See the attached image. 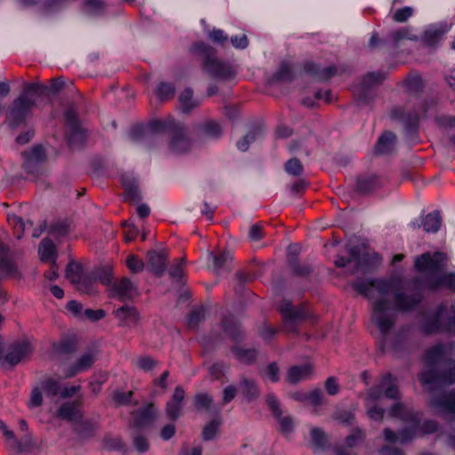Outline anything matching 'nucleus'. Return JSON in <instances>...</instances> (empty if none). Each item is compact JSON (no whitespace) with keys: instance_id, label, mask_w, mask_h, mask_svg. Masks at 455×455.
Returning <instances> with one entry per match:
<instances>
[{"instance_id":"8","label":"nucleus","mask_w":455,"mask_h":455,"mask_svg":"<svg viewBox=\"0 0 455 455\" xmlns=\"http://www.w3.org/2000/svg\"><path fill=\"white\" fill-rule=\"evenodd\" d=\"M383 395L394 400L400 398L399 391L395 385V378L391 373L385 374L377 387L367 390L366 403H375Z\"/></svg>"},{"instance_id":"36","label":"nucleus","mask_w":455,"mask_h":455,"mask_svg":"<svg viewBox=\"0 0 455 455\" xmlns=\"http://www.w3.org/2000/svg\"><path fill=\"white\" fill-rule=\"evenodd\" d=\"M231 351L238 361L247 365L253 364L259 354L258 350L254 347L244 348L237 345L232 346Z\"/></svg>"},{"instance_id":"60","label":"nucleus","mask_w":455,"mask_h":455,"mask_svg":"<svg viewBox=\"0 0 455 455\" xmlns=\"http://www.w3.org/2000/svg\"><path fill=\"white\" fill-rule=\"evenodd\" d=\"M84 6L89 13L101 14L106 8V4L104 0H84Z\"/></svg>"},{"instance_id":"45","label":"nucleus","mask_w":455,"mask_h":455,"mask_svg":"<svg viewBox=\"0 0 455 455\" xmlns=\"http://www.w3.org/2000/svg\"><path fill=\"white\" fill-rule=\"evenodd\" d=\"M178 124L172 118L154 120L149 123V129L154 132H168L171 135Z\"/></svg>"},{"instance_id":"44","label":"nucleus","mask_w":455,"mask_h":455,"mask_svg":"<svg viewBox=\"0 0 455 455\" xmlns=\"http://www.w3.org/2000/svg\"><path fill=\"white\" fill-rule=\"evenodd\" d=\"M52 348L59 355L74 354L77 350V342L72 339H64L53 343Z\"/></svg>"},{"instance_id":"38","label":"nucleus","mask_w":455,"mask_h":455,"mask_svg":"<svg viewBox=\"0 0 455 455\" xmlns=\"http://www.w3.org/2000/svg\"><path fill=\"white\" fill-rule=\"evenodd\" d=\"M122 185L125 190V198L127 200H131L132 202L134 203L140 201L141 196L139 189V185L135 180L128 176H123Z\"/></svg>"},{"instance_id":"64","label":"nucleus","mask_w":455,"mask_h":455,"mask_svg":"<svg viewBox=\"0 0 455 455\" xmlns=\"http://www.w3.org/2000/svg\"><path fill=\"white\" fill-rule=\"evenodd\" d=\"M276 332H277V330L275 328L270 326L266 322H264L259 327V337L261 339H263L267 342L271 341L275 338Z\"/></svg>"},{"instance_id":"3","label":"nucleus","mask_w":455,"mask_h":455,"mask_svg":"<svg viewBox=\"0 0 455 455\" xmlns=\"http://www.w3.org/2000/svg\"><path fill=\"white\" fill-rule=\"evenodd\" d=\"M424 285L419 278L402 280L397 284L392 282L391 295L395 308L402 312L414 310L423 299Z\"/></svg>"},{"instance_id":"32","label":"nucleus","mask_w":455,"mask_h":455,"mask_svg":"<svg viewBox=\"0 0 455 455\" xmlns=\"http://www.w3.org/2000/svg\"><path fill=\"white\" fill-rule=\"evenodd\" d=\"M39 444L33 438L30 434L24 435L20 440L17 439L15 443L13 444L11 451L14 455H20L23 452H31L34 450H38Z\"/></svg>"},{"instance_id":"10","label":"nucleus","mask_w":455,"mask_h":455,"mask_svg":"<svg viewBox=\"0 0 455 455\" xmlns=\"http://www.w3.org/2000/svg\"><path fill=\"white\" fill-rule=\"evenodd\" d=\"M284 330L288 332H297L299 324L307 317L306 307L303 305L294 307L291 301H283L280 306Z\"/></svg>"},{"instance_id":"42","label":"nucleus","mask_w":455,"mask_h":455,"mask_svg":"<svg viewBox=\"0 0 455 455\" xmlns=\"http://www.w3.org/2000/svg\"><path fill=\"white\" fill-rule=\"evenodd\" d=\"M201 133L211 138H219L222 134V127L214 120H206L198 125Z\"/></svg>"},{"instance_id":"59","label":"nucleus","mask_w":455,"mask_h":455,"mask_svg":"<svg viewBox=\"0 0 455 455\" xmlns=\"http://www.w3.org/2000/svg\"><path fill=\"white\" fill-rule=\"evenodd\" d=\"M366 413L371 419L382 422L386 411L376 403H366Z\"/></svg>"},{"instance_id":"30","label":"nucleus","mask_w":455,"mask_h":455,"mask_svg":"<svg viewBox=\"0 0 455 455\" xmlns=\"http://www.w3.org/2000/svg\"><path fill=\"white\" fill-rule=\"evenodd\" d=\"M416 433L417 430H415V428L405 427L397 435L393 430L387 427L383 430V436L385 441L389 443H396L399 441L401 443H406L412 439Z\"/></svg>"},{"instance_id":"21","label":"nucleus","mask_w":455,"mask_h":455,"mask_svg":"<svg viewBox=\"0 0 455 455\" xmlns=\"http://www.w3.org/2000/svg\"><path fill=\"white\" fill-rule=\"evenodd\" d=\"M56 416L63 420L72 422L74 425L84 419L79 402L64 403L57 411Z\"/></svg>"},{"instance_id":"28","label":"nucleus","mask_w":455,"mask_h":455,"mask_svg":"<svg viewBox=\"0 0 455 455\" xmlns=\"http://www.w3.org/2000/svg\"><path fill=\"white\" fill-rule=\"evenodd\" d=\"M98 429V423L91 419H81L74 425L73 432L79 440H87L94 436Z\"/></svg>"},{"instance_id":"61","label":"nucleus","mask_w":455,"mask_h":455,"mask_svg":"<svg viewBox=\"0 0 455 455\" xmlns=\"http://www.w3.org/2000/svg\"><path fill=\"white\" fill-rule=\"evenodd\" d=\"M132 443L135 449L140 453L146 452L149 450L150 444L148 438L141 433L137 432L133 434Z\"/></svg>"},{"instance_id":"55","label":"nucleus","mask_w":455,"mask_h":455,"mask_svg":"<svg viewBox=\"0 0 455 455\" xmlns=\"http://www.w3.org/2000/svg\"><path fill=\"white\" fill-rule=\"evenodd\" d=\"M285 172L294 177H301L304 172V167L300 160L297 157L291 158L284 164Z\"/></svg>"},{"instance_id":"51","label":"nucleus","mask_w":455,"mask_h":455,"mask_svg":"<svg viewBox=\"0 0 455 455\" xmlns=\"http://www.w3.org/2000/svg\"><path fill=\"white\" fill-rule=\"evenodd\" d=\"M42 389L48 397H55L60 395L61 387L60 382L52 378H47L42 382Z\"/></svg>"},{"instance_id":"48","label":"nucleus","mask_w":455,"mask_h":455,"mask_svg":"<svg viewBox=\"0 0 455 455\" xmlns=\"http://www.w3.org/2000/svg\"><path fill=\"white\" fill-rule=\"evenodd\" d=\"M441 224L442 218L439 212L428 213L422 221V225L426 232H437Z\"/></svg>"},{"instance_id":"37","label":"nucleus","mask_w":455,"mask_h":455,"mask_svg":"<svg viewBox=\"0 0 455 455\" xmlns=\"http://www.w3.org/2000/svg\"><path fill=\"white\" fill-rule=\"evenodd\" d=\"M427 287L430 290H435L441 287H444L448 288L452 291H455V273H443L440 276H437L433 280H429L427 282Z\"/></svg>"},{"instance_id":"6","label":"nucleus","mask_w":455,"mask_h":455,"mask_svg":"<svg viewBox=\"0 0 455 455\" xmlns=\"http://www.w3.org/2000/svg\"><path fill=\"white\" fill-rule=\"evenodd\" d=\"M424 334L431 335L438 331H446L455 334V317L451 316L443 304L437 307L435 312L425 315L421 323Z\"/></svg>"},{"instance_id":"13","label":"nucleus","mask_w":455,"mask_h":455,"mask_svg":"<svg viewBox=\"0 0 455 455\" xmlns=\"http://www.w3.org/2000/svg\"><path fill=\"white\" fill-rule=\"evenodd\" d=\"M112 314L118 321L119 327H136L140 324V314L134 306L124 304Z\"/></svg>"},{"instance_id":"39","label":"nucleus","mask_w":455,"mask_h":455,"mask_svg":"<svg viewBox=\"0 0 455 455\" xmlns=\"http://www.w3.org/2000/svg\"><path fill=\"white\" fill-rule=\"evenodd\" d=\"M180 107L183 113L188 114L199 106V101L193 98L191 88L184 89L179 95Z\"/></svg>"},{"instance_id":"5","label":"nucleus","mask_w":455,"mask_h":455,"mask_svg":"<svg viewBox=\"0 0 455 455\" xmlns=\"http://www.w3.org/2000/svg\"><path fill=\"white\" fill-rule=\"evenodd\" d=\"M447 261L448 257L443 252H425L415 259L414 267L427 276L424 284L427 287L429 280H433L443 273L447 267Z\"/></svg>"},{"instance_id":"41","label":"nucleus","mask_w":455,"mask_h":455,"mask_svg":"<svg viewBox=\"0 0 455 455\" xmlns=\"http://www.w3.org/2000/svg\"><path fill=\"white\" fill-rule=\"evenodd\" d=\"M289 267L291 274L298 277H307L313 272L311 265L301 263L296 256L290 258Z\"/></svg>"},{"instance_id":"4","label":"nucleus","mask_w":455,"mask_h":455,"mask_svg":"<svg viewBox=\"0 0 455 455\" xmlns=\"http://www.w3.org/2000/svg\"><path fill=\"white\" fill-rule=\"evenodd\" d=\"M194 52L203 58L202 68L211 77L219 80H230L235 76V70L227 62L217 57V51L203 42L195 44Z\"/></svg>"},{"instance_id":"7","label":"nucleus","mask_w":455,"mask_h":455,"mask_svg":"<svg viewBox=\"0 0 455 455\" xmlns=\"http://www.w3.org/2000/svg\"><path fill=\"white\" fill-rule=\"evenodd\" d=\"M348 257H338L334 264L338 267H344L348 264L354 263L350 270L351 275L358 272L367 273L371 270L370 255L364 251L361 245H353L348 248Z\"/></svg>"},{"instance_id":"47","label":"nucleus","mask_w":455,"mask_h":455,"mask_svg":"<svg viewBox=\"0 0 455 455\" xmlns=\"http://www.w3.org/2000/svg\"><path fill=\"white\" fill-rule=\"evenodd\" d=\"M67 140L69 147L72 148L80 147L84 144L85 136L80 125H77L75 128H68Z\"/></svg>"},{"instance_id":"25","label":"nucleus","mask_w":455,"mask_h":455,"mask_svg":"<svg viewBox=\"0 0 455 455\" xmlns=\"http://www.w3.org/2000/svg\"><path fill=\"white\" fill-rule=\"evenodd\" d=\"M389 415L394 418L402 419L404 421H411V426L409 427H411L412 429L415 428V430H418L419 428L420 421L419 414L411 411H407L404 404L402 403H396L393 404L389 409Z\"/></svg>"},{"instance_id":"24","label":"nucleus","mask_w":455,"mask_h":455,"mask_svg":"<svg viewBox=\"0 0 455 455\" xmlns=\"http://www.w3.org/2000/svg\"><path fill=\"white\" fill-rule=\"evenodd\" d=\"M170 136V147L174 152L184 153L188 149L190 141L182 125L179 124Z\"/></svg>"},{"instance_id":"12","label":"nucleus","mask_w":455,"mask_h":455,"mask_svg":"<svg viewBox=\"0 0 455 455\" xmlns=\"http://www.w3.org/2000/svg\"><path fill=\"white\" fill-rule=\"evenodd\" d=\"M157 409L153 403H148L132 412V419L129 422V427L133 429H141L148 427L155 423L157 419Z\"/></svg>"},{"instance_id":"1","label":"nucleus","mask_w":455,"mask_h":455,"mask_svg":"<svg viewBox=\"0 0 455 455\" xmlns=\"http://www.w3.org/2000/svg\"><path fill=\"white\" fill-rule=\"evenodd\" d=\"M444 347L437 344L426 355L428 370L419 375V380L434 394L436 389L455 383V361L443 359ZM429 404L437 413L455 414V389L439 395H433Z\"/></svg>"},{"instance_id":"11","label":"nucleus","mask_w":455,"mask_h":455,"mask_svg":"<svg viewBox=\"0 0 455 455\" xmlns=\"http://www.w3.org/2000/svg\"><path fill=\"white\" fill-rule=\"evenodd\" d=\"M108 291L109 298L122 302L133 300L139 295L137 286L128 277L114 282Z\"/></svg>"},{"instance_id":"43","label":"nucleus","mask_w":455,"mask_h":455,"mask_svg":"<svg viewBox=\"0 0 455 455\" xmlns=\"http://www.w3.org/2000/svg\"><path fill=\"white\" fill-rule=\"evenodd\" d=\"M91 274L94 282H100L108 288L112 284L113 271L110 266L97 267Z\"/></svg>"},{"instance_id":"40","label":"nucleus","mask_w":455,"mask_h":455,"mask_svg":"<svg viewBox=\"0 0 455 455\" xmlns=\"http://www.w3.org/2000/svg\"><path fill=\"white\" fill-rule=\"evenodd\" d=\"M38 253L42 261L52 262L53 259L56 260L57 258L56 247L49 238H44L41 241L38 246Z\"/></svg>"},{"instance_id":"50","label":"nucleus","mask_w":455,"mask_h":455,"mask_svg":"<svg viewBox=\"0 0 455 455\" xmlns=\"http://www.w3.org/2000/svg\"><path fill=\"white\" fill-rule=\"evenodd\" d=\"M95 283L96 282H94L91 274L89 276L81 278L79 283H76L74 286L78 291L82 293L92 295L97 292L94 286Z\"/></svg>"},{"instance_id":"29","label":"nucleus","mask_w":455,"mask_h":455,"mask_svg":"<svg viewBox=\"0 0 455 455\" xmlns=\"http://www.w3.org/2000/svg\"><path fill=\"white\" fill-rule=\"evenodd\" d=\"M239 390L249 403L256 400L260 395V390L258 387L256 381L245 376H243L241 379Z\"/></svg>"},{"instance_id":"35","label":"nucleus","mask_w":455,"mask_h":455,"mask_svg":"<svg viewBox=\"0 0 455 455\" xmlns=\"http://www.w3.org/2000/svg\"><path fill=\"white\" fill-rule=\"evenodd\" d=\"M193 404L199 412L212 413L215 411L213 397L206 392H198L195 395Z\"/></svg>"},{"instance_id":"9","label":"nucleus","mask_w":455,"mask_h":455,"mask_svg":"<svg viewBox=\"0 0 455 455\" xmlns=\"http://www.w3.org/2000/svg\"><path fill=\"white\" fill-rule=\"evenodd\" d=\"M385 79V76L380 72H372L367 74L361 83L355 88V99L359 106L369 105L374 99L371 89Z\"/></svg>"},{"instance_id":"31","label":"nucleus","mask_w":455,"mask_h":455,"mask_svg":"<svg viewBox=\"0 0 455 455\" xmlns=\"http://www.w3.org/2000/svg\"><path fill=\"white\" fill-rule=\"evenodd\" d=\"M396 142V136L394 132H384L379 138L374 151L377 155H384L392 152Z\"/></svg>"},{"instance_id":"22","label":"nucleus","mask_w":455,"mask_h":455,"mask_svg":"<svg viewBox=\"0 0 455 455\" xmlns=\"http://www.w3.org/2000/svg\"><path fill=\"white\" fill-rule=\"evenodd\" d=\"M315 366L311 363L301 365H293L287 371L286 380L290 384L296 385L299 381L308 379L314 374Z\"/></svg>"},{"instance_id":"23","label":"nucleus","mask_w":455,"mask_h":455,"mask_svg":"<svg viewBox=\"0 0 455 455\" xmlns=\"http://www.w3.org/2000/svg\"><path fill=\"white\" fill-rule=\"evenodd\" d=\"M448 30L447 25L433 26L424 31L420 40L426 47L435 50Z\"/></svg>"},{"instance_id":"53","label":"nucleus","mask_w":455,"mask_h":455,"mask_svg":"<svg viewBox=\"0 0 455 455\" xmlns=\"http://www.w3.org/2000/svg\"><path fill=\"white\" fill-rule=\"evenodd\" d=\"M205 317V307L199 306L194 307L188 317V324L189 328H196Z\"/></svg>"},{"instance_id":"63","label":"nucleus","mask_w":455,"mask_h":455,"mask_svg":"<svg viewBox=\"0 0 455 455\" xmlns=\"http://www.w3.org/2000/svg\"><path fill=\"white\" fill-rule=\"evenodd\" d=\"M266 403L275 418H280V416H282L283 411L280 402L274 394H267L266 395Z\"/></svg>"},{"instance_id":"56","label":"nucleus","mask_w":455,"mask_h":455,"mask_svg":"<svg viewBox=\"0 0 455 455\" xmlns=\"http://www.w3.org/2000/svg\"><path fill=\"white\" fill-rule=\"evenodd\" d=\"M311 440L313 444L317 449H323L328 446L329 442L325 433L318 427H313L310 432Z\"/></svg>"},{"instance_id":"46","label":"nucleus","mask_w":455,"mask_h":455,"mask_svg":"<svg viewBox=\"0 0 455 455\" xmlns=\"http://www.w3.org/2000/svg\"><path fill=\"white\" fill-rule=\"evenodd\" d=\"M65 86V81L62 76L53 78L50 81L49 85L42 84V91L44 93V97L52 98L57 96Z\"/></svg>"},{"instance_id":"26","label":"nucleus","mask_w":455,"mask_h":455,"mask_svg":"<svg viewBox=\"0 0 455 455\" xmlns=\"http://www.w3.org/2000/svg\"><path fill=\"white\" fill-rule=\"evenodd\" d=\"M304 70L306 73L314 76L315 80L320 82L327 81L338 73V69L335 66H330L321 69L313 62L305 63Z\"/></svg>"},{"instance_id":"57","label":"nucleus","mask_w":455,"mask_h":455,"mask_svg":"<svg viewBox=\"0 0 455 455\" xmlns=\"http://www.w3.org/2000/svg\"><path fill=\"white\" fill-rule=\"evenodd\" d=\"M135 365L144 371H151L158 365V361L149 355L140 356L135 361Z\"/></svg>"},{"instance_id":"34","label":"nucleus","mask_w":455,"mask_h":455,"mask_svg":"<svg viewBox=\"0 0 455 455\" xmlns=\"http://www.w3.org/2000/svg\"><path fill=\"white\" fill-rule=\"evenodd\" d=\"M390 116L393 120L403 122L407 130H411V128L415 127L419 119L417 113L411 114V112L406 111L403 108H393Z\"/></svg>"},{"instance_id":"17","label":"nucleus","mask_w":455,"mask_h":455,"mask_svg":"<svg viewBox=\"0 0 455 455\" xmlns=\"http://www.w3.org/2000/svg\"><path fill=\"white\" fill-rule=\"evenodd\" d=\"M24 157V168L28 173H35L37 171V164L46 159L44 148L42 145H36L30 151L22 153Z\"/></svg>"},{"instance_id":"14","label":"nucleus","mask_w":455,"mask_h":455,"mask_svg":"<svg viewBox=\"0 0 455 455\" xmlns=\"http://www.w3.org/2000/svg\"><path fill=\"white\" fill-rule=\"evenodd\" d=\"M21 100L22 99L16 98L9 107L6 115V121L8 122L9 125L13 129H16L20 125L24 124L26 117L31 112V108L26 106V104L23 103Z\"/></svg>"},{"instance_id":"16","label":"nucleus","mask_w":455,"mask_h":455,"mask_svg":"<svg viewBox=\"0 0 455 455\" xmlns=\"http://www.w3.org/2000/svg\"><path fill=\"white\" fill-rule=\"evenodd\" d=\"M184 398V388L180 386L176 387L164 409L167 419L170 421H176L180 417Z\"/></svg>"},{"instance_id":"2","label":"nucleus","mask_w":455,"mask_h":455,"mask_svg":"<svg viewBox=\"0 0 455 455\" xmlns=\"http://www.w3.org/2000/svg\"><path fill=\"white\" fill-rule=\"evenodd\" d=\"M352 287L371 303V323L387 335L396 322L397 309L391 298L392 281L382 278H358Z\"/></svg>"},{"instance_id":"20","label":"nucleus","mask_w":455,"mask_h":455,"mask_svg":"<svg viewBox=\"0 0 455 455\" xmlns=\"http://www.w3.org/2000/svg\"><path fill=\"white\" fill-rule=\"evenodd\" d=\"M31 350L30 343L28 340L15 342L10 347L4 360L11 366H14L28 356L31 353Z\"/></svg>"},{"instance_id":"54","label":"nucleus","mask_w":455,"mask_h":455,"mask_svg":"<svg viewBox=\"0 0 455 455\" xmlns=\"http://www.w3.org/2000/svg\"><path fill=\"white\" fill-rule=\"evenodd\" d=\"M220 424V419L216 418L205 425L202 432L203 440L205 442L212 440L216 436Z\"/></svg>"},{"instance_id":"18","label":"nucleus","mask_w":455,"mask_h":455,"mask_svg":"<svg viewBox=\"0 0 455 455\" xmlns=\"http://www.w3.org/2000/svg\"><path fill=\"white\" fill-rule=\"evenodd\" d=\"M22 86V92L17 99H22L21 101L32 109L36 105L37 99L44 97L42 84L39 82L23 83Z\"/></svg>"},{"instance_id":"15","label":"nucleus","mask_w":455,"mask_h":455,"mask_svg":"<svg viewBox=\"0 0 455 455\" xmlns=\"http://www.w3.org/2000/svg\"><path fill=\"white\" fill-rule=\"evenodd\" d=\"M168 253L165 250H151L147 253L148 268L157 277H161L166 270Z\"/></svg>"},{"instance_id":"27","label":"nucleus","mask_w":455,"mask_h":455,"mask_svg":"<svg viewBox=\"0 0 455 455\" xmlns=\"http://www.w3.org/2000/svg\"><path fill=\"white\" fill-rule=\"evenodd\" d=\"M380 187L381 182L375 174H363L356 179V189L361 194H370Z\"/></svg>"},{"instance_id":"19","label":"nucleus","mask_w":455,"mask_h":455,"mask_svg":"<svg viewBox=\"0 0 455 455\" xmlns=\"http://www.w3.org/2000/svg\"><path fill=\"white\" fill-rule=\"evenodd\" d=\"M221 329L224 333L235 343L245 339V333L240 323L233 315H225L221 319Z\"/></svg>"},{"instance_id":"52","label":"nucleus","mask_w":455,"mask_h":455,"mask_svg":"<svg viewBox=\"0 0 455 455\" xmlns=\"http://www.w3.org/2000/svg\"><path fill=\"white\" fill-rule=\"evenodd\" d=\"M175 92V87L168 83H161L156 89V94L161 101H166L172 99Z\"/></svg>"},{"instance_id":"33","label":"nucleus","mask_w":455,"mask_h":455,"mask_svg":"<svg viewBox=\"0 0 455 455\" xmlns=\"http://www.w3.org/2000/svg\"><path fill=\"white\" fill-rule=\"evenodd\" d=\"M0 275L2 279L4 277H11L20 281L23 278L22 273L19 269L18 265L9 257L0 259Z\"/></svg>"},{"instance_id":"58","label":"nucleus","mask_w":455,"mask_h":455,"mask_svg":"<svg viewBox=\"0 0 455 455\" xmlns=\"http://www.w3.org/2000/svg\"><path fill=\"white\" fill-rule=\"evenodd\" d=\"M96 351L84 353L76 363L77 364V368L82 371L91 368L96 360Z\"/></svg>"},{"instance_id":"62","label":"nucleus","mask_w":455,"mask_h":455,"mask_svg":"<svg viewBox=\"0 0 455 455\" xmlns=\"http://www.w3.org/2000/svg\"><path fill=\"white\" fill-rule=\"evenodd\" d=\"M126 266L132 273H140L145 268V263L138 256L131 254L126 259Z\"/></svg>"},{"instance_id":"49","label":"nucleus","mask_w":455,"mask_h":455,"mask_svg":"<svg viewBox=\"0 0 455 455\" xmlns=\"http://www.w3.org/2000/svg\"><path fill=\"white\" fill-rule=\"evenodd\" d=\"M65 277L74 285L82 278V265L70 260L66 267Z\"/></svg>"}]
</instances>
